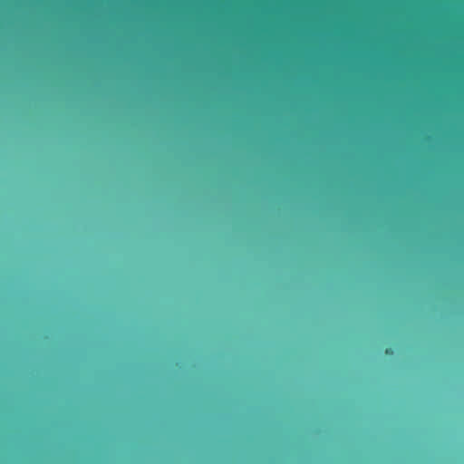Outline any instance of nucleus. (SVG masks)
I'll return each instance as SVG.
<instances>
[{"instance_id":"nucleus-2","label":"nucleus","mask_w":464,"mask_h":464,"mask_svg":"<svg viewBox=\"0 0 464 464\" xmlns=\"http://www.w3.org/2000/svg\"><path fill=\"white\" fill-rule=\"evenodd\" d=\"M406 438H407V439H410L411 437H410V436H407Z\"/></svg>"},{"instance_id":"nucleus-1","label":"nucleus","mask_w":464,"mask_h":464,"mask_svg":"<svg viewBox=\"0 0 464 464\" xmlns=\"http://www.w3.org/2000/svg\"><path fill=\"white\" fill-rule=\"evenodd\" d=\"M385 353H386L387 354H392V349H391V348H388V349H386Z\"/></svg>"}]
</instances>
